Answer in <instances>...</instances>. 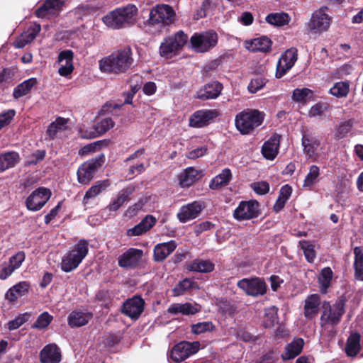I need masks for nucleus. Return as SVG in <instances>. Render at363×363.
Returning a JSON list of instances; mask_svg holds the SVG:
<instances>
[{
  "label": "nucleus",
  "mask_w": 363,
  "mask_h": 363,
  "mask_svg": "<svg viewBox=\"0 0 363 363\" xmlns=\"http://www.w3.org/2000/svg\"><path fill=\"white\" fill-rule=\"evenodd\" d=\"M175 16V11L169 5L157 4L151 9L147 23L148 26L160 28L172 23Z\"/></svg>",
  "instance_id": "obj_7"
},
{
  "label": "nucleus",
  "mask_w": 363,
  "mask_h": 363,
  "mask_svg": "<svg viewBox=\"0 0 363 363\" xmlns=\"http://www.w3.org/2000/svg\"><path fill=\"white\" fill-rule=\"evenodd\" d=\"M52 319L53 317L48 312H43L38 317L36 321L33 325V328L44 329L50 325Z\"/></svg>",
  "instance_id": "obj_54"
},
{
  "label": "nucleus",
  "mask_w": 363,
  "mask_h": 363,
  "mask_svg": "<svg viewBox=\"0 0 363 363\" xmlns=\"http://www.w3.org/2000/svg\"><path fill=\"white\" fill-rule=\"evenodd\" d=\"M201 311V306L197 303H173L167 308V312L172 315H191L199 313Z\"/></svg>",
  "instance_id": "obj_26"
},
{
  "label": "nucleus",
  "mask_w": 363,
  "mask_h": 363,
  "mask_svg": "<svg viewBox=\"0 0 363 363\" xmlns=\"http://www.w3.org/2000/svg\"><path fill=\"white\" fill-rule=\"evenodd\" d=\"M189 37L182 30L163 39L160 48V55L165 59H170L177 55L187 43Z\"/></svg>",
  "instance_id": "obj_5"
},
{
  "label": "nucleus",
  "mask_w": 363,
  "mask_h": 363,
  "mask_svg": "<svg viewBox=\"0 0 363 363\" xmlns=\"http://www.w3.org/2000/svg\"><path fill=\"white\" fill-rule=\"evenodd\" d=\"M291 20L286 13H273L266 16V21L273 26H283L287 25Z\"/></svg>",
  "instance_id": "obj_46"
},
{
  "label": "nucleus",
  "mask_w": 363,
  "mask_h": 363,
  "mask_svg": "<svg viewBox=\"0 0 363 363\" xmlns=\"http://www.w3.org/2000/svg\"><path fill=\"white\" fill-rule=\"evenodd\" d=\"M216 116L213 110H199L195 111L189 118L191 127L199 128L206 126Z\"/></svg>",
  "instance_id": "obj_24"
},
{
  "label": "nucleus",
  "mask_w": 363,
  "mask_h": 363,
  "mask_svg": "<svg viewBox=\"0 0 363 363\" xmlns=\"http://www.w3.org/2000/svg\"><path fill=\"white\" fill-rule=\"evenodd\" d=\"M349 91L350 84L346 81L336 82L329 90V93L337 98L346 97Z\"/></svg>",
  "instance_id": "obj_48"
},
{
  "label": "nucleus",
  "mask_w": 363,
  "mask_h": 363,
  "mask_svg": "<svg viewBox=\"0 0 363 363\" xmlns=\"http://www.w3.org/2000/svg\"><path fill=\"white\" fill-rule=\"evenodd\" d=\"M328 105L325 103H318L313 105L308 111L310 117H320L327 111Z\"/></svg>",
  "instance_id": "obj_58"
},
{
  "label": "nucleus",
  "mask_w": 363,
  "mask_h": 363,
  "mask_svg": "<svg viewBox=\"0 0 363 363\" xmlns=\"http://www.w3.org/2000/svg\"><path fill=\"white\" fill-rule=\"evenodd\" d=\"M38 83L36 78L32 77L27 80H25L20 84H18L13 90V96L15 99H19L26 94H28L33 87H34Z\"/></svg>",
  "instance_id": "obj_43"
},
{
  "label": "nucleus",
  "mask_w": 363,
  "mask_h": 363,
  "mask_svg": "<svg viewBox=\"0 0 363 363\" xmlns=\"http://www.w3.org/2000/svg\"><path fill=\"white\" fill-rule=\"evenodd\" d=\"M360 335L358 333H352L347 342L346 353L350 357H354L360 349Z\"/></svg>",
  "instance_id": "obj_45"
},
{
  "label": "nucleus",
  "mask_w": 363,
  "mask_h": 363,
  "mask_svg": "<svg viewBox=\"0 0 363 363\" xmlns=\"http://www.w3.org/2000/svg\"><path fill=\"white\" fill-rule=\"evenodd\" d=\"M113 125L114 122L110 117L99 119L93 125L92 128H91L93 130H91L88 135H83V137L89 138H96L107 132L108 130L113 128Z\"/></svg>",
  "instance_id": "obj_32"
},
{
  "label": "nucleus",
  "mask_w": 363,
  "mask_h": 363,
  "mask_svg": "<svg viewBox=\"0 0 363 363\" xmlns=\"http://www.w3.org/2000/svg\"><path fill=\"white\" fill-rule=\"evenodd\" d=\"M266 79L262 77H255L251 79L247 89L250 93H256L260 90L266 84Z\"/></svg>",
  "instance_id": "obj_57"
},
{
  "label": "nucleus",
  "mask_w": 363,
  "mask_h": 363,
  "mask_svg": "<svg viewBox=\"0 0 363 363\" xmlns=\"http://www.w3.org/2000/svg\"><path fill=\"white\" fill-rule=\"evenodd\" d=\"M322 303L318 294H311L304 301L303 315L306 320H312L318 314Z\"/></svg>",
  "instance_id": "obj_22"
},
{
  "label": "nucleus",
  "mask_w": 363,
  "mask_h": 363,
  "mask_svg": "<svg viewBox=\"0 0 363 363\" xmlns=\"http://www.w3.org/2000/svg\"><path fill=\"white\" fill-rule=\"evenodd\" d=\"M63 4V0H46L36 9L35 15L38 18L47 19L55 17L61 12Z\"/></svg>",
  "instance_id": "obj_16"
},
{
  "label": "nucleus",
  "mask_w": 363,
  "mask_h": 363,
  "mask_svg": "<svg viewBox=\"0 0 363 363\" xmlns=\"http://www.w3.org/2000/svg\"><path fill=\"white\" fill-rule=\"evenodd\" d=\"M41 30V26L38 23H34L28 27L20 36L13 42V45L16 48H23L28 43H30L38 35Z\"/></svg>",
  "instance_id": "obj_25"
},
{
  "label": "nucleus",
  "mask_w": 363,
  "mask_h": 363,
  "mask_svg": "<svg viewBox=\"0 0 363 363\" xmlns=\"http://www.w3.org/2000/svg\"><path fill=\"white\" fill-rule=\"evenodd\" d=\"M88 245L87 240L82 239L71 247L62 258V271L67 273L76 269L88 254Z\"/></svg>",
  "instance_id": "obj_4"
},
{
  "label": "nucleus",
  "mask_w": 363,
  "mask_h": 363,
  "mask_svg": "<svg viewBox=\"0 0 363 363\" xmlns=\"http://www.w3.org/2000/svg\"><path fill=\"white\" fill-rule=\"evenodd\" d=\"M199 347V342L182 341L172 348L170 358L175 362H181L196 353Z\"/></svg>",
  "instance_id": "obj_12"
},
{
  "label": "nucleus",
  "mask_w": 363,
  "mask_h": 363,
  "mask_svg": "<svg viewBox=\"0 0 363 363\" xmlns=\"http://www.w3.org/2000/svg\"><path fill=\"white\" fill-rule=\"evenodd\" d=\"M272 40L267 36H261L246 42V48L252 52H267L270 51Z\"/></svg>",
  "instance_id": "obj_36"
},
{
  "label": "nucleus",
  "mask_w": 363,
  "mask_h": 363,
  "mask_svg": "<svg viewBox=\"0 0 363 363\" xmlns=\"http://www.w3.org/2000/svg\"><path fill=\"white\" fill-rule=\"evenodd\" d=\"M177 245L174 240L156 245L153 250V257L155 262H162L176 249Z\"/></svg>",
  "instance_id": "obj_30"
},
{
  "label": "nucleus",
  "mask_w": 363,
  "mask_h": 363,
  "mask_svg": "<svg viewBox=\"0 0 363 363\" xmlns=\"http://www.w3.org/2000/svg\"><path fill=\"white\" fill-rule=\"evenodd\" d=\"M67 119L58 117L55 121L50 123L47 130V134L51 139H53L59 131H62L67 128Z\"/></svg>",
  "instance_id": "obj_47"
},
{
  "label": "nucleus",
  "mask_w": 363,
  "mask_h": 363,
  "mask_svg": "<svg viewBox=\"0 0 363 363\" xmlns=\"http://www.w3.org/2000/svg\"><path fill=\"white\" fill-rule=\"evenodd\" d=\"M204 205L201 201H194L183 206L177 213V218L182 223H186L199 216L203 209Z\"/></svg>",
  "instance_id": "obj_19"
},
{
  "label": "nucleus",
  "mask_w": 363,
  "mask_h": 363,
  "mask_svg": "<svg viewBox=\"0 0 363 363\" xmlns=\"http://www.w3.org/2000/svg\"><path fill=\"white\" fill-rule=\"evenodd\" d=\"M237 286L247 296L258 297L264 295L267 286L263 279L257 277L243 278L237 283Z\"/></svg>",
  "instance_id": "obj_10"
},
{
  "label": "nucleus",
  "mask_w": 363,
  "mask_h": 363,
  "mask_svg": "<svg viewBox=\"0 0 363 363\" xmlns=\"http://www.w3.org/2000/svg\"><path fill=\"white\" fill-rule=\"evenodd\" d=\"M105 157L103 154L84 162L77 170V179L82 184H88L94 178L96 171L104 162Z\"/></svg>",
  "instance_id": "obj_9"
},
{
  "label": "nucleus",
  "mask_w": 363,
  "mask_h": 363,
  "mask_svg": "<svg viewBox=\"0 0 363 363\" xmlns=\"http://www.w3.org/2000/svg\"><path fill=\"white\" fill-rule=\"evenodd\" d=\"M354 269L355 278L363 281V250L360 247L354 248Z\"/></svg>",
  "instance_id": "obj_44"
},
{
  "label": "nucleus",
  "mask_w": 363,
  "mask_h": 363,
  "mask_svg": "<svg viewBox=\"0 0 363 363\" xmlns=\"http://www.w3.org/2000/svg\"><path fill=\"white\" fill-rule=\"evenodd\" d=\"M223 89V84L218 81H213L200 88L195 98L205 101L218 98Z\"/></svg>",
  "instance_id": "obj_20"
},
{
  "label": "nucleus",
  "mask_w": 363,
  "mask_h": 363,
  "mask_svg": "<svg viewBox=\"0 0 363 363\" xmlns=\"http://www.w3.org/2000/svg\"><path fill=\"white\" fill-rule=\"evenodd\" d=\"M213 324L210 321H205L194 324L191 326V331L194 334H201L206 332H210L214 329Z\"/></svg>",
  "instance_id": "obj_55"
},
{
  "label": "nucleus",
  "mask_w": 363,
  "mask_h": 363,
  "mask_svg": "<svg viewBox=\"0 0 363 363\" xmlns=\"http://www.w3.org/2000/svg\"><path fill=\"white\" fill-rule=\"evenodd\" d=\"M74 53L70 50L60 52L58 55L57 63L59 65L58 73L62 77H67L74 69Z\"/></svg>",
  "instance_id": "obj_23"
},
{
  "label": "nucleus",
  "mask_w": 363,
  "mask_h": 363,
  "mask_svg": "<svg viewBox=\"0 0 363 363\" xmlns=\"http://www.w3.org/2000/svg\"><path fill=\"white\" fill-rule=\"evenodd\" d=\"M319 175V167L316 165H312L310 167L309 172L306 176L303 186L311 189V186L318 181Z\"/></svg>",
  "instance_id": "obj_51"
},
{
  "label": "nucleus",
  "mask_w": 363,
  "mask_h": 363,
  "mask_svg": "<svg viewBox=\"0 0 363 363\" xmlns=\"http://www.w3.org/2000/svg\"><path fill=\"white\" fill-rule=\"evenodd\" d=\"M352 129V123L350 121L342 122L336 125L334 133V138L340 140L345 138Z\"/></svg>",
  "instance_id": "obj_52"
},
{
  "label": "nucleus",
  "mask_w": 363,
  "mask_h": 363,
  "mask_svg": "<svg viewBox=\"0 0 363 363\" xmlns=\"http://www.w3.org/2000/svg\"><path fill=\"white\" fill-rule=\"evenodd\" d=\"M14 271L7 262L0 264V279L4 280L12 274Z\"/></svg>",
  "instance_id": "obj_64"
},
{
  "label": "nucleus",
  "mask_w": 363,
  "mask_h": 363,
  "mask_svg": "<svg viewBox=\"0 0 363 363\" xmlns=\"http://www.w3.org/2000/svg\"><path fill=\"white\" fill-rule=\"evenodd\" d=\"M232 179L231 171L228 168H225L222 172L213 177L209 184L210 189L216 190L223 186L227 185Z\"/></svg>",
  "instance_id": "obj_39"
},
{
  "label": "nucleus",
  "mask_w": 363,
  "mask_h": 363,
  "mask_svg": "<svg viewBox=\"0 0 363 363\" xmlns=\"http://www.w3.org/2000/svg\"><path fill=\"white\" fill-rule=\"evenodd\" d=\"M254 191L259 195H264L269 191V185L267 182H258L251 185Z\"/></svg>",
  "instance_id": "obj_59"
},
{
  "label": "nucleus",
  "mask_w": 363,
  "mask_h": 363,
  "mask_svg": "<svg viewBox=\"0 0 363 363\" xmlns=\"http://www.w3.org/2000/svg\"><path fill=\"white\" fill-rule=\"evenodd\" d=\"M259 214V204L255 200L242 201L233 212L238 220H247L257 218Z\"/></svg>",
  "instance_id": "obj_13"
},
{
  "label": "nucleus",
  "mask_w": 363,
  "mask_h": 363,
  "mask_svg": "<svg viewBox=\"0 0 363 363\" xmlns=\"http://www.w3.org/2000/svg\"><path fill=\"white\" fill-rule=\"evenodd\" d=\"M298 244L304 253L306 260L310 263H313L316 257L314 245L307 240H300Z\"/></svg>",
  "instance_id": "obj_49"
},
{
  "label": "nucleus",
  "mask_w": 363,
  "mask_h": 363,
  "mask_svg": "<svg viewBox=\"0 0 363 363\" xmlns=\"http://www.w3.org/2000/svg\"><path fill=\"white\" fill-rule=\"evenodd\" d=\"M130 47L117 50L99 61V69L106 74H122L126 72L133 62Z\"/></svg>",
  "instance_id": "obj_2"
},
{
  "label": "nucleus",
  "mask_w": 363,
  "mask_h": 363,
  "mask_svg": "<svg viewBox=\"0 0 363 363\" xmlns=\"http://www.w3.org/2000/svg\"><path fill=\"white\" fill-rule=\"evenodd\" d=\"M51 196L50 189L40 187L33 191L27 198L26 204L28 210L37 211L43 208Z\"/></svg>",
  "instance_id": "obj_15"
},
{
  "label": "nucleus",
  "mask_w": 363,
  "mask_h": 363,
  "mask_svg": "<svg viewBox=\"0 0 363 363\" xmlns=\"http://www.w3.org/2000/svg\"><path fill=\"white\" fill-rule=\"evenodd\" d=\"M157 222V219L152 215L146 216L138 225L127 230L129 237L141 235L150 230Z\"/></svg>",
  "instance_id": "obj_28"
},
{
  "label": "nucleus",
  "mask_w": 363,
  "mask_h": 363,
  "mask_svg": "<svg viewBox=\"0 0 363 363\" xmlns=\"http://www.w3.org/2000/svg\"><path fill=\"white\" fill-rule=\"evenodd\" d=\"M302 145L304 152L309 157H312L315 150L320 145V141L316 138L310 134L303 133L302 136Z\"/></svg>",
  "instance_id": "obj_42"
},
{
  "label": "nucleus",
  "mask_w": 363,
  "mask_h": 363,
  "mask_svg": "<svg viewBox=\"0 0 363 363\" xmlns=\"http://www.w3.org/2000/svg\"><path fill=\"white\" fill-rule=\"evenodd\" d=\"M145 301L138 296L128 298L123 305V313L132 319H138L144 311Z\"/></svg>",
  "instance_id": "obj_18"
},
{
  "label": "nucleus",
  "mask_w": 363,
  "mask_h": 363,
  "mask_svg": "<svg viewBox=\"0 0 363 363\" xmlns=\"http://www.w3.org/2000/svg\"><path fill=\"white\" fill-rule=\"evenodd\" d=\"M27 321L26 315H21L16 317L15 319L10 320L8 323V328L10 330H13L21 327L23 323Z\"/></svg>",
  "instance_id": "obj_62"
},
{
  "label": "nucleus",
  "mask_w": 363,
  "mask_h": 363,
  "mask_svg": "<svg viewBox=\"0 0 363 363\" xmlns=\"http://www.w3.org/2000/svg\"><path fill=\"white\" fill-rule=\"evenodd\" d=\"M333 277V272L330 267H327L321 269L318 281L319 284L320 291L322 294H326L328 288L331 285Z\"/></svg>",
  "instance_id": "obj_40"
},
{
  "label": "nucleus",
  "mask_w": 363,
  "mask_h": 363,
  "mask_svg": "<svg viewBox=\"0 0 363 363\" xmlns=\"http://www.w3.org/2000/svg\"><path fill=\"white\" fill-rule=\"evenodd\" d=\"M136 13V6L128 4L110 11L102 18V21L109 28L120 29L132 23Z\"/></svg>",
  "instance_id": "obj_3"
},
{
  "label": "nucleus",
  "mask_w": 363,
  "mask_h": 363,
  "mask_svg": "<svg viewBox=\"0 0 363 363\" xmlns=\"http://www.w3.org/2000/svg\"><path fill=\"white\" fill-rule=\"evenodd\" d=\"M195 282L191 279H184L179 281L173 289L174 296L182 295L186 291L191 289Z\"/></svg>",
  "instance_id": "obj_53"
},
{
  "label": "nucleus",
  "mask_w": 363,
  "mask_h": 363,
  "mask_svg": "<svg viewBox=\"0 0 363 363\" xmlns=\"http://www.w3.org/2000/svg\"><path fill=\"white\" fill-rule=\"evenodd\" d=\"M45 156V151L38 150L32 153L28 159V164H36L38 162L43 160Z\"/></svg>",
  "instance_id": "obj_61"
},
{
  "label": "nucleus",
  "mask_w": 363,
  "mask_h": 363,
  "mask_svg": "<svg viewBox=\"0 0 363 363\" xmlns=\"http://www.w3.org/2000/svg\"><path fill=\"white\" fill-rule=\"evenodd\" d=\"M280 145L279 136L272 135L262 147V154L268 160H274L279 153Z\"/></svg>",
  "instance_id": "obj_27"
},
{
  "label": "nucleus",
  "mask_w": 363,
  "mask_h": 363,
  "mask_svg": "<svg viewBox=\"0 0 363 363\" xmlns=\"http://www.w3.org/2000/svg\"><path fill=\"white\" fill-rule=\"evenodd\" d=\"M42 363H59L61 361V353L59 347L55 344L46 345L40 352Z\"/></svg>",
  "instance_id": "obj_33"
},
{
  "label": "nucleus",
  "mask_w": 363,
  "mask_h": 363,
  "mask_svg": "<svg viewBox=\"0 0 363 363\" xmlns=\"http://www.w3.org/2000/svg\"><path fill=\"white\" fill-rule=\"evenodd\" d=\"M304 341L302 338H295L291 343L285 347V350L281 354L284 360H289L295 358L302 351Z\"/></svg>",
  "instance_id": "obj_37"
},
{
  "label": "nucleus",
  "mask_w": 363,
  "mask_h": 363,
  "mask_svg": "<svg viewBox=\"0 0 363 363\" xmlns=\"http://www.w3.org/2000/svg\"><path fill=\"white\" fill-rule=\"evenodd\" d=\"M135 190L133 186H127L121 190L116 198L112 199L106 209L110 211H116L124 203L130 200V196Z\"/></svg>",
  "instance_id": "obj_31"
},
{
  "label": "nucleus",
  "mask_w": 363,
  "mask_h": 363,
  "mask_svg": "<svg viewBox=\"0 0 363 363\" xmlns=\"http://www.w3.org/2000/svg\"><path fill=\"white\" fill-rule=\"evenodd\" d=\"M264 116L263 113L255 109L241 111L236 115L235 126L240 133L249 134L262 124Z\"/></svg>",
  "instance_id": "obj_6"
},
{
  "label": "nucleus",
  "mask_w": 363,
  "mask_h": 363,
  "mask_svg": "<svg viewBox=\"0 0 363 363\" xmlns=\"http://www.w3.org/2000/svg\"><path fill=\"white\" fill-rule=\"evenodd\" d=\"M345 313V301L342 298L337 300L331 304L324 301L321 304L320 326L323 335L332 337L337 332L336 328L340 324L342 315Z\"/></svg>",
  "instance_id": "obj_1"
},
{
  "label": "nucleus",
  "mask_w": 363,
  "mask_h": 363,
  "mask_svg": "<svg viewBox=\"0 0 363 363\" xmlns=\"http://www.w3.org/2000/svg\"><path fill=\"white\" fill-rule=\"evenodd\" d=\"M214 264L208 259H197L194 260L189 266L188 269L191 272L200 273H209L214 270Z\"/></svg>",
  "instance_id": "obj_41"
},
{
  "label": "nucleus",
  "mask_w": 363,
  "mask_h": 363,
  "mask_svg": "<svg viewBox=\"0 0 363 363\" xmlns=\"http://www.w3.org/2000/svg\"><path fill=\"white\" fill-rule=\"evenodd\" d=\"M298 60V50L295 48L286 50L279 57L277 65V78H281L291 69Z\"/></svg>",
  "instance_id": "obj_14"
},
{
  "label": "nucleus",
  "mask_w": 363,
  "mask_h": 363,
  "mask_svg": "<svg viewBox=\"0 0 363 363\" xmlns=\"http://www.w3.org/2000/svg\"><path fill=\"white\" fill-rule=\"evenodd\" d=\"M25 253L23 251H20L11 257L7 263L12 268V269L15 271L21 266L23 262L25 260Z\"/></svg>",
  "instance_id": "obj_56"
},
{
  "label": "nucleus",
  "mask_w": 363,
  "mask_h": 363,
  "mask_svg": "<svg viewBox=\"0 0 363 363\" xmlns=\"http://www.w3.org/2000/svg\"><path fill=\"white\" fill-rule=\"evenodd\" d=\"M143 256V251L136 248H129L118 258V265L126 269L137 267Z\"/></svg>",
  "instance_id": "obj_17"
},
{
  "label": "nucleus",
  "mask_w": 363,
  "mask_h": 363,
  "mask_svg": "<svg viewBox=\"0 0 363 363\" xmlns=\"http://www.w3.org/2000/svg\"><path fill=\"white\" fill-rule=\"evenodd\" d=\"M29 288L28 282L20 281L6 291L5 298L10 303H15L18 298L25 296L28 292Z\"/></svg>",
  "instance_id": "obj_34"
},
{
  "label": "nucleus",
  "mask_w": 363,
  "mask_h": 363,
  "mask_svg": "<svg viewBox=\"0 0 363 363\" xmlns=\"http://www.w3.org/2000/svg\"><path fill=\"white\" fill-rule=\"evenodd\" d=\"M311 93V91L307 88L296 89L293 91V99L296 101H303L306 97Z\"/></svg>",
  "instance_id": "obj_60"
},
{
  "label": "nucleus",
  "mask_w": 363,
  "mask_h": 363,
  "mask_svg": "<svg viewBox=\"0 0 363 363\" xmlns=\"http://www.w3.org/2000/svg\"><path fill=\"white\" fill-rule=\"evenodd\" d=\"M201 176L199 170L191 167H187L177 174L178 184L181 188H189L199 180Z\"/></svg>",
  "instance_id": "obj_21"
},
{
  "label": "nucleus",
  "mask_w": 363,
  "mask_h": 363,
  "mask_svg": "<svg viewBox=\"0 0 363 363\" xmlns=\"http://www.w3.org/2000/svg\"><path fill=\"white\" fill-rule=\"evenodd\" d=\"M15 116L14 110L10 109L0 114V129L8 125Z\"/></svg>",
  "instance_id": "obj_63"
},
{
  "label": "nucleus",
  "mask_w": 363,
  "mask_h": 363,
  "mask_svg": "<svg viewBox=\"0 0 363 363\" xmlns=\"http://www.w3.org/2000/svg\"><path fill=\"white\" fill-rule=\"evenodd\" d=\"M93 314L84 311H73L67 318L68 325L71 328H79L86 325L92 318Z\"/></svg>",
  "instance_id": "obj_29"
},
{
  "label": "nucleus",
  "mask_w": 363,
  "mask_h": 363,
  "mask_svg": "<svg viewBox=\"0 0 363 363\" xmlns=\"http://www.w3.org/2000/svg\"><path fill=\"white\" fill-rule=\"evenodd\" d=\"M328 8L322 6L312 14L306 27L313 33H321L326 31L330 25V17L326 13Z\"/></svg>",
  "instance_id": "obj_11"
},
{
  "label": "nucleus",
  "mask_w": 363,
  "mask_h": 363,
  "mask_svg": "<svg viewBox=\"0 0 363 363\" xmlns=\"http://www.w3.org/2000/svg\"><path fill=\"white\" fill-rule=\"evenodd\" d=\"M19 160L18 153L14 151L0 155V172L13 167L19 162Z\"/></svg>",
  "instance_id": "obj_38"
},
{
  "label": "nucleus",
  "mask_w": 363,
  "mask_h": 363,
  "mask_svg": "<svg viewBox=\"0 0 363 363\" xmlns=\"http://www.w3.org/2000/svg\"><path fill=\"white\" fill-rule=\"evenodd\" d=\"M111 185L109 179L97 181L85 193L83 198V203L87 204L89 201L96 198L98 195L106 191Z\"/></svg>",
  "instance_id": "obj_35"
},
{
  "label": "nucleus",
  "mask_w": 363,
  "mask_h": 363,
  "mask_svg": "<svg viewBox=\"0 0 363 363\" xmlns=\"http://www.w3.org/2000/svg\"><path fill=\"white\" fill-rule=\"evenodd\" d=\"M277 308L269 307L264 311V325L265 328H272L278 322Z\"/></svg>",
  "instance_id": "obj_50"
},
{
  "label": "nucleus",
  "mask_w": 363,
  "mask_h": 363,
  "mask_svg": "<svg viewBox=\"0 0 363 363\" xmlns=\"http://www.w3.org/2000/svg\"><path fill=\"white\" fill-rule=\"evenodd\" d=\"M218 34L213 30L194 33L190 38L192 49L197 52H205L214 48L218 43Z\"/></svg>",
  "instance_id": "obj_8"
}]
</instances>
